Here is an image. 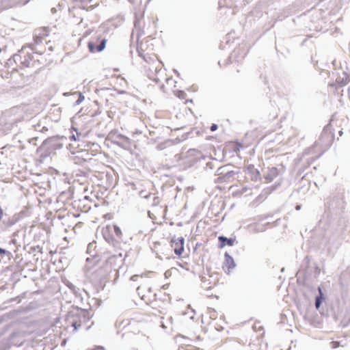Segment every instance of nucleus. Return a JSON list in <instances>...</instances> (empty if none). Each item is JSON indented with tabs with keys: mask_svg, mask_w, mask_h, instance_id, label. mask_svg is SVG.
<instances>
[{
	"mask_svg": "<svg viewBox=\"0 0 350 350\" xmlns=\"http://www.w3.org/2000/svg\"><path fill=\"white\" fill-rule=\"evenodd\" d=\"M72 95H73V96L77 95L78 96L77 100L74 103V105H75V106L80 105L85 99V96L83 94V93L81 92H79V91L73 92L72 94Z\"/></svg>",
	"mask_w": 350,
	"mask_h": 350,
	"instance_id": "nucleus-26",
	"label": "nucleus"
},
{
	"mask_svg": "<svg viewBox=\"0 0 350 350\" xmlns=\"http://www.w3.org/2000/svg\"><path fill=\"white\" fill-rule=\"evenodd\" d=\"M127 256H128V254H125V256H124V259H123L122 260H125V259H126V258Z\"/></svg>",
	"mask_w": 350,
	"mask_h": 350,
	"instance_id": "nucleus-53",
	"label": "nucleus"
},
{
	"mask_svg": "<svg viewBox=\"0 0 350 350\" xmlns=\"http://www.w3.org/2000/svg\"><path fill=\"white\" fill-rule=\"evenodd\" d=\"M225 258V265L228 267V269H234L236 267V264L234 262V258L227 252H226L224 254Z\"/></svg>",
	"mask_w": 350,
	"mask_h": 350,
	"instance_id": "nucleus-23",
	"label": "nucleus"
},
{
	"mask_svg": "<svg viewBox=\"0 0 350 350\" xmlns=\"http://www.w3.org/2000/svg\"><path fill=\"white\" fill-rule=\"evenodd\" d=\"M90 328V325L87 326V327H85V329H87V330H88V329H89Z\"/></svg>",
	"mask_w": 350,
	"mask_h": 350,
	"instance_id": "nucleus-56",
	"label": "nucleus"
},
{
	"mask_svg": "<svg viewBox=\"0 0 350 350\" xmlns=\"http://www.w3.org/2000/svg\"><path fill=\"white\" fill-rule=\"evenodd\" d=\"M245 55H246V53H245L242 56H241V58H243L245 57Z\"/></svg>",
	"mask_w": 350,
	"mask_h": 350,
	"instance_id": "nucleus-57",
	"label": "nucleus"
},
{
	"mask_svg": "<svg viewBox=\"0 0 350 350\" xmlns=\"http://www.w3.org/2000/svg\"><path fill=\"white\" fill-rule=\"evenodd\" d=\"M102 234L105 241L115 249L121 250L122 245H125V243H122V232L117 224H113L111 227L107 226L105 229H103Z\"/></svg>",
	"mask_w": 350,
	"mask_h": 350,
	"instance_id": "nucleus-3",
	"label": "nucleus"
},
{
	"mask_svg": "<svg viewBox=\"0 0 350 350\" xmlns=\"http://www.w3.org/2000/svg\"><path fill=\"white\" fill-rule=\"evenodd\" d=\"M295 209L297 211H299L301 209V205H297L296 207H295Z\"/></svg>",
	"mask_w": 350,
	"mask_h": 350,
	"instance_id": "nucleus-44",
	"label": "nucleus"
},
{
	"mask_svg": "<svg viewBox=\"0 0 350 350\" xmlns=\"http://www.w3.org/2000/svg\"><path fill=\"white\" fill-rule=\"evenodd\" d=\"M113 143L116 144H117L118 146H120V143L118 142L113 141Z\"/></svg>",
	"mask_w": 350,
	"mask_h": 350,
	"instance_id": "nucleus-49",
	"label": "nucleus"
},
{
	"mask_svg": "<svg viewBox=\"0 0 350 350\" xmlns=\"http://www.w3.org/2000/svg\"><path fill=\"white\" fill-rule=\"evenodd\" d=\"M218 129V125L215 123H213L211 126H210V130L212 131V132H214L215 131H217Z\"/></svg>",
	"mask_w": 350,
	"mask_h": 350,
	"instance_id": "nucleus-33",
	"label": "nucleus"
},
{
	"mask_svg": "<svg viewBox=\"0 0 350 350\" xmlns=\"http://www.w3.org/2000/svg\"><path fill=\"white\" fill-rule=\"evenodd\" d=\"M284 271V267L282 268L281 271L283 272Z\"/></svg>",
	"mask_w": 350,
	"mask_h": 350,
	"instance_id": "nucleus-59",
	"label": "nucleus"
},
{
	"mask_svg": "<svg viewBox=\"0 0 350 350\" xmlns=\"http://www.w3.org/2000/svg\"><path fill=\"white\" fill-rule=\"evenodd\" d=\"M139 21H137V20H135V22H134L135 27H137V25H139Z\"/></svg>",
	"mask_w": 350,
	"mask_h": 350,
	"instance_id": "nucleus-42",
	"label": "nucleus"
},
{
	"mask_svg": "<svg viewBox=\"0 0 350 350\" xmlns=\"http://www.w3.org/2000/svg\"><path fill=\"white\" fill-rule=\"evenodd\" d=\"M87 157H88L87 155H85V154H83V157H85V158H87Z\"/></svg>",
	"mask_w": 350,
	"mask_h": 350,
	"instance_id": "nucleus-64",
	"label": "nucleus"
},
{
	"mask_svg": "<svg viewBox=\"0 0 350 350\" xmlns=\"http://www.w3.org/2000/svg\"><path fill=\"white\" fill-rule=\"evenodd\" d=\"M64 283L70 291H75L76 286L70 281L66 280Z\"/></svg>",
	"mask_w": 350,
	"mask_h": 350,
	"instance_id": "nucleus-28",
	"label": "nucleus"
},
{
	"mask_svg": "<svg viewBox=\"0 0 350 350\" xmlns=\"http://www.w3.org/2000/svg\"><path fill=\"white\" fill-rule=\"evenodd\" d=\"M341 343L342 341H332L330 342V345L332 349H336L340 346H343V345H342Z\"/></svg>",
	"mask_w": 350,
	"mask_h": 350,
	"instance_id": "nucleus-29",
	"label": "nucleus"
},
{
	"mask_svg": "<svg viewBox=\"0 0 350 350\" xmlns=\"http://www.w3.org/2000/svg\"><path fill=\"white\" fill-rule=\"evenodd\" d=\"M70 139L76 141L77 138H76V137L74 135H72V136H70Z\"/></svg>",
	"mask_w": 350,
	"mask_h": 350,
	"instance_id": "nucleus-43",
	"label": "nucleus"
},
{
	"mask_svg": "<svg viewBox=\"0 0 350 350\" xmlns=\"http://www.w3.org/2000/svg\"><path fill=\"white\" fill-rule=\"evenodd\" d=\"M21 219V217L18 214H14L12 217H8L6 214L2 220V223L5 225V227H11L16 224Z\"/></svg>",
	"mask_w": 350,
	"mask_h": 350,
	"instance_id": "nucleus-17",
	"label": "nucleus"
},
{
	"mask_svg": "<svg viewBox=\"0 0 350 350\" xmlns=\"http://www.w3.org/2000/svg\"><path fill=\"white\" fill-rule=\"evenodd\" d=\"M157 199H158V198H157V197H154V201H155L156 200H157Z\"/></svg>",
	"mask_w": 350,
	"mask_h": 350,
	"instance_id": "nucleus-61",
	"label": "nucleus"
},
{
	"mask_svg": "<svg viewBox=\"0 0 350 350\" xmlns=\"http://www.w3.org/2000/svg\"><path fill=\"white\" fill-rule=\"evenodd\" d=\"M190 319L193 320L194 319V316L191 317Z\"/></svg>",
	"mask_w": 350,
	"mask_h": 350,
	"instance_id": "nucleus-62",
	"label": "nucleus"
},
{
	"mask_svg": "<svg viewBox=\"0 0 350 350\" xmlns=\"http://www.w3.org/2000/svg\"><path fill=\"white\" fill-rule=\"evenodd\" d=\"M341 244L342 240L338 234H333L330 235L325 245L328 255L333 256Z\"/></svg>",
	"mask_w": 350,
	"mask_h": 350,
	"instance_id": "nucleus-9",
	"label": "nucleus"
},
{
	"mask_svg": "<svg viewBox=\"0 0 350 350\" xmlns=\"http://www.w3.org/2000/svg\"><path fill=\"white\" fill-rule=\"evenodd\" d=\"M235 243H237L236 237L228 238L224 235L218 237V247L219 249L224 248L225 246H233Z\"/></svg>",
	"mask_w": 350,
	"mask_h": 350,
	"instance_id": "nucleus-16",
	"label": "nucleus"
},
{
	"mask_svg": "<svg viewBox=\"0 0 350 350\" xmlns=\"http://www.w3.org/2000/svg\"><path fill=\"white\" fill-rule=\"evenodd\" d=\"M235 166L232 165V164H226L223 166L219 167L215 172V176H221V174H224L225 172H229L230 170H232L233 167Z\"/></svg>",
	"mask_w": 350,
	"mask_h": 350,
	"instance_id": "nucleus-21",
	"label": "nucleus"
},
{
	"mask_svg": "<svg viewBox=\"0 0 350 350\" xmlns=\"http://www.w3.org/2000/svg\"><path fill=\"white\" fill-rule=\"evenodd\" d=\"M32 59L33 55L31 53L25 51V49L23 48L18 53L14 54L11 58H10L6 64L9 67L15 64L20 68H23L25 67H29Z\"/></svg>",
	"mask_w": 350,
	"mask_h": 350,
	"instance_id": "nucleus-6",
	"label": "nucleus"
},
{
	"mask_svg": "<svg viewBox=\"0 0 350 350\" xmlns=\"http://www.w3.org/2000/svg\"><path fill=\"white\" fill-rule=\"evenodd\" d=\"M68 94H69V93H68V92L64 93V96H68Z\"/></svg>",
	"mask_w": 350,
	"mask_h": 350,
	"instance_id": "nucleus-52",
	"label": "nucleus"
},
{
	"mask_svg": "<svg viewBox=\"0 0 350 350\" xmlns=\"http://www.w3.org/2000/svg\"><path fill=\"white\" fill-rule=\"evenodd\" d=\"M33 40L36 44H39L42 42V37L40 35H35L33 36Z\"/></svg>",
	"mask_w": 350,
	"mask_h": 350,
	"instance_id": "nucleus-31",
	"label": "nucleus"
},
{
	"mask_svg": "<svg viewBox=\"0 0 350 350\" xmlns=\"http://www.w3.org/2000/svg\"><path fill=\"white\" fill-rule=\"evenodd\" d=\"M241 51V48H239L237 49H235L232 53L230 54V55L228 57V59H226V64H230L231 63H232V58L234 57L235 59H237V61L239 62V51Z\"/></svg>",
	"mask_w": 350,
	"mask_h": 350,
	"instance_id": "nucleus-25",
	"label": "nucleus"
},
{
	"mask_svg": "<svg viewBox=\"0 0 350 350\" xmlns=\"http://www.w3.org/2000/svg\"><path fill=\"white\" fill-rule=\"evenodd\" d=\"M87 253L92 257L98 258V261L100 260L105 252H103L100 249H97L96 241L90 243L87 247Z\"/></svg>",
	"mask_w": 350,
	"mask_h": 350,
	"instance_id": "nucleus-13",
	"label": "nucleus"
},
{
	"mask_svg": "<svg viewBox=\"0 0 350 350\" xmlns=\"http://www.w3.org/2000/svg\"><path fill=\"white\" fill-rule=\"evenodd\" d=\"M282 182V178H280L273 185L264 189L265 193L267 195H269V194L271 193L273 191L278 189L279 188V187H280Z\"/></svg>",
	"mask_w": 350,
	"mask_h": 350,
	"instance_id": "nucleus-22",
	"label": "nucleus"
},
{
	"mask_svg": "<svg viewBox=\"0 0 350 350\" xmlns=\"http://www.w3.org/2000/svg\"><path fill=\"white\" fill-rule=\"evenodd\" d=\"M83 291H84V293H85L87 295H88V292L85 289H83Z\"/></svg>",
	"mask_w": 350,
	"mask_h": 350,
	"instance_id": "nucleus-58",
	"label": "nucleus"
},
{
	"mask_svg": "<svg viewBox=\"0 0 350 350\" xmlns=\"http://www.w3.org/2000/svg\"><path fill=\"white\" fill-rule=\"evenodd\" d=\"M51 12H56L55 8H53L51 9Z\"/></svg>",
	"mask_w": 350,
	"mask_h": 350,
	"instance_id": "nucleus-51",
	"label": "nucleus"
},
{
	"mask_svg": "<svg viewBox=\"0 0 350 350\" xmlns=\"http://www.w3.org/2000/svg\"><path fill=\"white\" fill-rule=\"evenodd\" d=\"M73 294L75 295L76 297L80 298L81 300H83V297H81V294L80 293L79 288L75 287V291H71Z\"/></svg>",
	"mask_w": 350,
	"mask_h": 350,
	"instance_id": "nucleus-30",
	"label": "nucleus"
},
{
	"mask_svg": "<svg viewBox=\"0 0 350 350\" xmlns=\"http://www.w3.org/2000/svg\"><path fill=\"white\" fill-rule=\"evenodd\" d=\"M92 316L88 309L72 306L66 316V321L74 328L73 332H76L90 321Z\"/></svg>",
	"mask_w": 350,
	"mask_h": 350,
	"instance_id": "nucleus-1",
	"label": "nucleus"
},
{
	"mask_svg": "<svg viewBox=\"0 0 350 350\" xmlns=\"http://www.w3.org/2000/svg\"><path fill=\"white\" fill-rule=\"evenodd\" d=\"M47 131H48V128L46 126H42L41 129H40V132H42V133L46 132Z\"/></svg>",
	"mask_w": 350,
	"mask_h": 350,
	"instance_id": "nucleus-38",
	"label": "nucleus"
},
{
	"mask_svg": "<svg viewBox=\"0 0 350 350\" xmlns=\"http://www.w3.org/2000/svg\"><path fill=\"white\" fill-rule=\"evenodd\" d=\"M321 272L320 268L318 267L316 262H311L310 257L306 256L303 260L301 268L298 270L296 273V277L297 281L299 282L301 276L303 277V280H305L306 278L313 275L317 278Z\"/></svg>",
	"mask_w": 350,
	"mask_h": 350,
	"instance_id": "nucleus-5",
	"label": "nucleus"
},
{
	"mask_svg": "<svg viewBox=\"0 0 350 350\" xmlns=\"http://www.w3.org/2000/svg\"><path fill=\"white\" fill-rule=\"evenodd\" d=\"M174 73H175L176 75H177V76H179V75H180V74H179V72H178V70H177L174 69Z\"/></svg>",
	"mask_w": 350,
	"mask_h": 350,
	"instance_id": "nucleus-48",
	"label": "nucleus"
},
{
	"mask_svg": "<svg viewBox=\"0 0 350 350\" xmlns=\"http://www.w3.org/2000/svg\"><path fill=\"white\" fill-rule=\"evenodd\" d=\"M91 281L97 291L103 290L107 281V275L102 269L96 271L92 274Z\"/></svg>",
	"mask_w": 350,
	"mask_h": 350,
	"instance_id": "nucleus-10",
	"label": "nucleus"
},
{
	"mask_svg": "<svg viewBox=\"0 0 350 350\" xmlns=\"http://www.w3.org/2000/svg\"><path fill=\"white\" fill-rule=\"evenodd\" d=\"M191 312H192L193 313H195V310L191 309Z\"/></svg>",
	"mask_w": 350,
	"mask_h": 350,
	"instance_id": "nucleus-63",
	"label": "nucleus"
},
{
	"mask_svg": "<svg viewBox=\"0 0 350 350\" xmlns=\"http://www.w3.org/2000/svg\"><path fill=\"white\" fill-rule=\"evenodd\" d=\"M342 82H343V83H342V85H346V84H347V80H345H345H344V79H342Z\"/></svg>",
	"mask_w": 350,
	"mask_h": 350,
	"instance_id": "nucleus-45",
	"label": "nucleus"
},
{
	"mask_svg": "<svg viewBox=\"0 0 350 350\" xmlns=\"http://www.w3.org/2000/svg\"><path fill=\"white\" fill-rule=\"evenodd\" d=\"M285 172L286 166L282 163L275 166H269L267 172L263 174V178L266 183H271L278 176H282Z\"/></svg>",
	"mask_w": 350,
	"mask_h": 350,
	"instance_id": "nucleus-8",
	"label": "nucleus"
},
{
	"mask_svg": "<svg viewBox=\"0 0 350 350\" xmlns=\"http://www.w3.org/2000/svg\"><path fill=\"white\" fill-rule=\"evenodd\" d=\"M200 277L201 281L202 282H206V278L204 275H200Z\"/></svg>",
	"mask_w": 350,
	"mask_h": 350,
	"instance_id": "nucleus-41",
	"label": "nucleus"
},
{
	"mask_svg": "<svg viewBox=\"0 0 350 350\" xmlns=\"http://www.w3.org/2000/svg\"><path fill=\"white\" fill-rule=\"evenodd\" d=\"M116 256L122 257V254L121 252L118 253L117 255H112L110 257H107L108 260H112L113 258H116Z\"/></svg>",
	"mask_w": 350,
	"mask_h": 350,
	"instance_id": "nucleus-34",
	"label": "nucleus"
},
{
	"mask_svg": "<svg viewBox=\"0 0 350 350\" xmlns=\"http://www.w3.org/2000/svg\"><path fill=\"white\" fill-rule=\"evenodd\" d=\"M342 133H343L342 131H339V135H342Z\"/></svg>",
	"mask_w": 350,
	"mask_h": 350,
	"instance_id": "nucleus-54",
	"label": "nucleus"
},
{
	"mask_svg": "<svg viewBox=\"0 0 350 350\" xmlns=\"http://www.w3.org/2000/svg\"><path fill=\"white\" fill-rule=\"evenodd\" d=\"M78 154L72 157V161L77 165H83L88 159V158L83 157V154L89 156V153L86 151H81L78 152Z\"/></svg>",
	"mask_w": 350,
	"mask_h": 350,
	"instance_id": "nucleus-18",
	"label": "nucleus"
},
{
	"mask_svg": "<svg viewBox=\"0 0 350 350\" xmlns=\"http://www.w3.org/2000/svg\"><path fill=\"white\" fill-rule=\"evenodd\" d=\"M342 82H343V83H342V85H346V84H347V80H345H345H344V79H342Z\"/></svg>",
	"mask_w": 350,
	"mask_h": 350,
	"instance_id": "nucleus-47",
	"label": "nucleus"
},
{
	"mask_svg": "<svg viewBox=\"0 0 350 350\" xmlns=\"http://www.w3.org/2000/svg\"><path fill=\"white\" fill-rule=\"evenodd\" d=\"M159 71L157 68L152 67V68H149L146 70V73L147 77L150 79L154 81L156 83H158L160 80L158 77H156L157 73Z\"/></svg>",
	"mask_w": 350,
	"mask_h": 350,
	"instance_id": "nucleus-20",
	"label": "nucleus"
},
{
	"mask_svg": "<svg viewBox=\"0 0 350 350\" xmlns=\"http://www.w3.org/2000/svg\"><path fill=\"white\" fill-rule=\"evenodd\" d=\"M247 174L250 177L251 180L258 181L262 179L259 170L254 167V165L250 164L246 167Z\"/></svg>",
	"mask_w": 350,
	"mask_h": 350,
	"instance_id": "nucleus-15",
	"label": "nucleus"
},
{
	"mask_svg": "<svg viewBox=\"0 0 350 350\" xmlns=\"http://www.w3.org/2000/svg\"><path fill=\"white\" fill-rule=\"evenodd\" d=\"M334 139V134L332 131V125L330 124L324 126L322 133H321L319 139L314 142L313 146L306 150L303 154L307 155L310 154L314 148L320 147L321 149H327L333 144Z\"/></svg>",
	"mask_w": 350,
	"mask_h": 350,
	"instance_id": "nucleus-4",
	"label": "nucleus"
},
{
	"mask_svg": "<svg viewBox=\"0 0 350 350\" xmlns=\"http://www.w3.org/2000/svg\"><path fill=\"white\" fill-rule=\"evenodd\" d=\"M77 2L80 3V5H77L79 8L85 10L86 11L92 10L94 8V5L87 6V5L92 1V0H76Z\"/></svg>",
	"mask_w": 350,
	"mask_h": 350,
	"instance_id": "nucleus-24",
	"label": "nucleus"
},
{
	"mask_svg": "<svg viewBox=\"0 0 350 350\" xmlns=\"http://www.w3.org/2000/svg\"><path fill=\"white\" fill-rule=\"evenodd\" d=\"M66 138L64 137L53 136L44 139L40 146L36 152L40 153V158L45 159L49 157H53L56 154L57 151L61 150Z\"/></svg>",
	"mask_w": 350,
	"mask_h": 350,
	"instance_id": "nucleus-2",
	"label": "nucleus"
},
{
	"mask_svg": "<svg viewBox=\"0 0 350 350\" xmlns=\"http://www.w3.org/2000/svg\"><path fill=\"white\" fill-rule=\"evenodd\" d=\"M38 139V137H32L31 139H30L29 140V143H32L33 144H34L35 146L36 145V144L35 143V141H36Z\"/></svg>",
	"mask_w": 350,
	"mask_h": 350,
	"instance_id": "nucleus-37",
	"label": "nucleus"
},
{
	"mask_svg": "<svg viewBox=\"0 0 350 350\" xmlns=\"http://www.w3.org/2000/svg\"><path fill=\"white\" fill-rule=\"evenodd\" d=\"M150 196V193H149L148 195L146 196L145 198H148Z\"/></svg>",
	"mask_w": 350,
	"mask_h": 350,
	"instance_id": "nucleus-55",
	"label": "nucleus"
},
{
	"mask_svg": "<svg viewBox=\"0 0 350 350\" xmlns=\"http://www.w3.org/2000/svg\"><path fill=\"white\" fill-rule=\"evenodd\" d=\"M240 172V170L237 167H233L229 172H225L221 176H218L215 179L216 183H230L235 180V177Z\"/></svg>",
	"mask_w": 350,
	"mask_h": 350,
	"instance_id": "nucleus-11",
	"label": "nucleus"
},
{
	"mask_svg": "<svg viewBox=\"0 0 350 350\" xmlns=\"http://www.w3.org/2000/svg\"><path fill=\"white\" fill-rule=\"evenodd\" d=\"M42 33H40L42 35L41 36L42 37V36H49V32H48V31L46 29H42Z\"/></svg>",
	"mask_w": 350,
	"mask_h": 350,
	"instance_id": "nucleus-35",
	"label": "nucleus"
},
{
	"mask_svg": "<svg viewBox=\"0 0 350 350\" xmlns=\"http://www.w3.org/2000/svg\"><path fill=\"white\" fill-rule=\"evenodd\" d=\"M118 137L120 139H122L123 142H128L129 141V137L124 136V135L122 134H119L118 135Z\"/></svg>",
	"mask_w": 350,
	"mask_h": 350,
	"instance_id": "nucleus-32",
	"label": "nucleus"
},
{
	"mask_svg": "<svg viewBox=\"0 0 350 350\" xmlns=\"http://www.w3.org/2000/svg\"><path fill=\"white\" fill-rule=\"evenodd\" d=\"M319 294L315 297L314 306L317 310H319L322 305L323 302L325 300V296L324 295L322 288L321 286L317 288Z\"/></svg>",
	"mask_w": 350,
	"mask_h": 350,
	"instance_id": "nucleus-19",
	"label": "nucleus"
},
{
	"mask_svg": "<svg viewBox=\"0 0 350 350\" xmlns=\"http://www.w3.org/2000/svg\"><path fill=\"white\" fill-rule=\"evenodd\" d=\"M8 256V258L10 259L12 256V254L10 252L0 247V256L1 258H3L4 256Z\"/></svg>",
	"mask_w": 350,
	"mask_h": 350,
	"instance_id": "nucleus-27",
	"label": "nucleus"
},
{
	"mask_svg": "<svg viewBox=\"0 0 350 350\" xmlns=\"http://www.w3.org/2000/svg\"><path fill=\"white\" fill-rule=\"evenodd\" d=\"M107 43L105 38H98L96 40H91L88 43V47L91 53H99L103 51Z\"/></svg>",
	"mask_w": 350,
	"mask_h": 350,
	"instance_id": "nucleus-12",
	"label": "nucleus"
},
{
	"mask_svg": "<svg viewBox=\"0 0 350 350\" xmlns=\"http://www.w3.org/2000/svg\"><path fill=\"white\" fill-rule=\"evenodd\" d=\"M342 82H343V83H342V85H346V84H347V80H345H345H344V79H342Z\"/></svg>",
	"mask_w": 350,
	"mask_h": 350,
	"instance_id": "nucleus-46",
	"label": "nucleus"
},
{
	"mask_svg": "<svg viewBox=\"0 0 350 350\" xmlns=\"http://www.w3.org/2000/svg\"><path fill=\"white\" fill-rule=\"evenodd\" d=\"M10 243H11V244H14V245H16V239H11V241H10Z\"/></svg>",
	"mask_w": 350,
	"mask_h": 350,
	"instance_id": "nucleus-40",
	"label": "nucleus"
},
{
	"mask_svg": "<svg viewBox=\"0 0 350 350\" xmlns=\"http://www.w3.org/2000/svg\"><path fill=\"white\" fill-rule=\"evenodd\" d=\"M327 204L330 212L336 214L342 212L345 208L346 204L344 200V190L339 189L334 193L330 197L329 200L327 202Z\"/></svg>",
	"mask_w": 350,
	"mask_h": 350,
	"instance_id": "nucleus-7",
	"label": "nucleus"
},
{
	"mask_svg": "<svg viewBox=\"0 0 350 350\" xmlns=\"http://www.w3.org/2000/svg\"><path fill=\"white\" fill-rule=\"evenodd\" d=\"M185 239L183 237L173 239L171 241V247L174 248L176 255L180 256L184 252Z\"/></svg>",
	"mask_w": 350,
	"mask_h": 350,
	"instance_id": "nucleus-14",
	"label": "nucleus"
},
{
	"mask_svg": "<svg viewBox=\"0 0 350 350\" xmlns=\"http://www.w3.org/2000/svg\"><path fill=\"white\" fill-rule=\"evenodd\" d=\"M41 128H42V126L40 124H37V125L35 126V129L37 131H40V132Z\"/></svg>",
	"mask_w": 350,
	"mask_h": 350,
	"instance_id": "nucleus-39",
	"label": "nucleus"
},
{
	"mask_svg": "<svg viewBox=\"0 0 350 350\" xmlns=\"http://www.w3.org/2000/svg\"><path fill=\"white\" fill-rule=\"evenodd\" d=\"M319 157H320V155H319V156H318V157H317L316 158H313V157H312V161H315V160H316V159L319 158Z\"/></svg>",
	"mask_w": 350,
	"mask_h": 350,
	"instance_id": "nucleus-50",
	"label": "nucleus"
},
{
	"mask_svg": "<svg viewBox=\"0 0 350 350\" xmlns=\"http://www.w3.org/2000/svg\"><path fill=\"white\" fill-rule=\"evenodd\" d=\"M180 94H183V95H184V94H185V92L182 91V92H180Z\"/></svg>",
	"mask_w": 350,
	"mask_h": 350,
	"instance_id": "nucleus-60",
	"label": "nucleus"
},
{
	"mask_svg": "<svg viewBox=\"0 0 350 350\" xmlns=\"http://www.w3.org/2000/svg\"><path fill=\"white\" fill-rule=\"evenodd\" d=\"M206 167L210 168V169H213L214 168V165H213V162H208L206 163Z\"/></svg>",
	"mask_w": 350,
	"mask_h": 350,
	"instance_id": "nucleus-36",
	"label": "nucleus"
}]
</instances>
